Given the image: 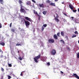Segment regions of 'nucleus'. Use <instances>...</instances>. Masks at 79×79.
<instances>
[{"label": "nucleus", "instance_id": "f257e3e1", "mask_svg": "<svg viewBox=\"0 0 79 79\" xmlns=\"http://www.w3.org/2000/svg\"><path fill=\"white\" fill-rule=\"evenodd\" d=\"M40 54L38 55V56L35 57V58H33L34 60L35 63H38V60L40 58Z\"/></svg>", "mask_w": 79, "mask_h": 79}, {"label": "nucleus", "instance_id": "f03ea898", "mask_svg": "<svg viewBox=\"0 0 79 79\" xmlns=\"http://www.w3.org/2000/svg\"><path fill=\"white\" fill-rule=\"evenodd\" d=\"M20 12H21L22 13H26V11L25 10V9L23 8L22 6H21L20 7Z\"/></svg>", "mask_w": 79, "mask_h": 79}, {"label": "nucleus", "instance_id": "7ed1b4c3", "mask_svg": "<svg viewBox=\"0 0 79 79\" xmlns=\"http://www.w3.org/2000/svg\"><path fill=\"white\" fill-rule=\"evenodd\" d=\"M56 50L55 49H53L51 52V55H55L56 54Z\"/></svg>", "mask_w": 79, "mask_h": 79}, {"label": "nucleus", "instance_id": "20e7f679", "mask_svg": "<svg viewBox=\"0 0 79 79\" xmlns=\"http://www.w3.org/2000/svg\"><path fill=\"white\" fill-rule=\"evenodd\" d=\"M48 42L50 44H52V43H54V40L53 39H50L48 40Z\"/></svg>", "mask_w": 79, "mask_h": 79}, {"label": "nucleus", "instance_id": "39448f33", "mask_svg": "<svg viewBox=\"0 0 79 79\" xmlns=\"http://www.w3.org/2000/svg\"><path fill=\"white\" fill-rule=\"evenodd\" d=\"M24 22L26 26H28L30 25V23H29V22L28 21H25Z\"/></svg>", "mask_w": 79, "mask_h": 79}, {"label": "nucleus", "instance_id": "423d86ee", "mask_svg": "<svg viewBox=\"0 0 79 79\" xmlns=\"http://www.w3.org/2000/svg\"><path fill=\"white\" fill-rule=\"evenodd\" d=\"M25 19H26V20H27V21H30V22H31V21H32V20L31 19V18H29V17H25Z\"/></svg>", "mask_w": 79, "mask_h": 79}, {"label": "nucleus", "instance_id": "0eeeda50", "mask_svg": "<svg viewBox=\"0 0 79 79\" xmlns=\"http://www.w3.org/2000/svg\"><path fill=\"white\" fill-rule=\"evenodd\" d=\"M73 76L74 77H75L77 79H79V77L78 76V75H77L75 73H73Z\"/></svg>", "mask_w": 79, "mask_h": 79}, {"label": "nucleus", "instance_id": "6e6552de", "mask_svg": "<svg viewBox=\"0 0 79 79\" xmlns=\"http://www.w3.org/2000/svg\"><path fill=\"white\" fill-rule=\"evenodd\" d=\"M69 8H70L71 10H73L74 8V6L71 4H70L69 5Z\"/></svg>", "mask_w": 79, "mask_h": 79}, {"label": "nucleus", "instance_id": "1a4fd4ad", "mask_svg": "<svg viewBox=\"0 0 79 79\" xmlns=\"http://www.w3.org/2000/svg\"><path fill=\"white\" fill-rule=\"evenodd\" d=\"M47 24H44L43 25V26H42V31H44V27H47Z\"/></svg>", "mask_w": 79, "mask_h": 79}, {"label": "nucleus", "instance_id": "9d476101", "mask_svg": "<svg viewBox=\"0 0 79 79\" xmlns=\"http://www.w3.org/2000/svg\"><path fill=\"white\" fill-rule=\"evenodd\" d=\"M39 6L40 7V8H44V4L43 3H42L41 4H39Z\"/></svg>", "mask_w": 79, "mask_h": 79}, {"label": "nucleus", "instance_id": "9b49d317", "mask_svg": "<svg viewBox=\"0 0 79 79\" xmlns=\"http://www.w3.org/2000/svg\"><path fill=\"white\" fill-rule=\"evenodd\" d=\"M53 37L55 39H56V40H58V37H57V35H56L54 34V35Z\"/></svg>", "mask_w": 79, "mask_h": 79}, {"label": "nucleus", "instance_id": "f8f14e48", "mask_svg": "<svg viewBox=\"0 0 79 79\" xmlns=\"http://www.w3.org/2000/svg\"><path fill=\"white\" fill-rule=\"evenodd\" d=\"M49 5H51V6H55V3H50Z\"/></svg>", "mask_w": 79, "mask_h": 79}, {"label": "nucleus", "instance_id": "ddd939ff", "mask_svg": "<svg viewBox=\"0 0 79 79\" xmlns=\"http://www.w3.org/2000/svg\"><path fill=\"white\" fill-rule=\"evenodd\" d=\"M19 4H20V6H22V4H21L22 3H23V2L22 1H21V0H19Z\"/></svg>", "mask_w": 79, "mask_h": 79}, {"label": "nucleus", "instance_id": "4468645a", "mask_svg": "<svg viewBox=\"0 0 79 79\" xmlns=\"http://www.w3.org/2000/svg\"><path fill=\"white\" fill-rule=\"evenodd\" d=\"M54 19L55 21L57 22V23H58V22H59V21H60L59 19H56V18H54Z\"/></svg>", "mask_w": 79, "mask_h": 79}, {"label": "nucleus", "instance_id": "2eb2a0df", "mask_svg": "<svg viewBox=\"0 0 79 79\" xmlns=\"http://www.w3.org/2000/svg\"><path fill=\"white\" fill-rule=\"evenodd\" d=\"M26 4L27 5H31V2L28 1L27 2Z\"/></svg>", "mask_w": 79, "mask_h": 79}, {"label": "nucleus", "instance_id": "dca6fc26", "mask_svg": "<svg viewBox=\"0 0 79 79\" xmlns=\"http://www.w3.org/2000/svg\"><path fill=\"white\" fill-rule=\"evenodd\" d=\"M34 14H35V15H38V13H37V12H35V10H34Z\"/></svg>", "mask_w": 79, "mask_h": 79}, {"label": "nucleus", "instance_id": "f3484780", "mask_svg": "<svg viewBox=\"0 0 79 79\" xmlns=\"http://www.w3.org/2000/svg\"><path fill=\"white\" fill-rule=\"evenodd\" d=\"M0 3H1V4H3V0H0Z\"/></svg>", "mask_w": 79, "mask_h": 79}, {"label": "nucleus", "instance_id": "a211bd4d", "mask_svg": "<svg viewBox=\"0 0 79 79\" xmlns=\"http://www.w3.org/2000/svg\"><path fill=\"white\" fill-rule=\"evenodd\" d=\"M77 36L76 35H73L72 37V38H74V37H76Z\"/></svg>", "mask_w": 79, "mask_h": 79}, {"label": "nucleus", "instance_id": "6ab92c4d", "mask_svg": "<svg viewBox=\"0 0 79 79\" xmlns=\"http://www.w3.org/2000/svg\"><path fill=\"white\" fill-rule=\"evenodd\" d=\"M47 13V11H44L43 12V15H46V14Z\"/></svg>", "mask_w": 79, "mask_h": 79}, {"label": "nucleus", "instance_id": "aec40b11", "mask_svg": "<svg viewBox=\"0 0 79 79\" xmlns=\"http://www.w3.org/2000/svg\"><path fill=\"white\" fill-rule=\"evenodd\" d=\"M46 3H50V1L49 0H48L46 1Z\"/></svg>", "mask_w": 79, "mask_h": 79}, {"label": "nucleus", "instance_id": "412c9836", "mask_svg": "<svg viewBox=\"0 0 79 79\" xmlns=\"http://www.w3.org/2000/svg\"><path fill=\"white\" fill-rule=\"evenodd\" d=\"M61 34L62 36H64V33L63 32H61Z\"/></svg>", "mask_w": 79, "mask_h": 79}, {"label": "nucleus", "instance_id": "4be33fe9", "mask_svg": "<svg viewBox=\"0 0 79 79\" xmlns=\"http://www.w3.org/2000/svg\"><path fill=\"white\" fill-rule=\"evenodd\" d=\"M7 77H8V79H10L11 78V77L10 76V75H7Z\"/></svg>", "mask_w": 79, "mask_h": 79}, {"label": "nucleus", "instance_id": "5701e85b", "mask_svg": "<svg viewBox=\"0 0 79 79\" xmlns=\"http://www.w3.org/2000/svg\"><path fill=\"white\" fill-rule=\"evenodd\" d=\"M19 60H20V61H21V60H23V58H21V57H20V56L19 57Z\"/></svg>", "mask_w": 79, "mask_h": 79}, {"label": "nucleus", "instance_id": "b1692460", "mask_svg": "<svg viewBox=\"0 0 79 79\" xmlns=\"http://www.w3.org/2000/svg\"><path fill=\"white\" fill-rule=\"evenodd\" d=\"M77 58H79V52H78L77 54Z\"/></svg>", "mask_w": 79, "mask_h": 79}, {"label": "nucleus", "instance_id": "393cba45", "mask_svg": "<svg viewBox=\"0 0 79 79\" xmlns=\"http://www.w3.org/2000/svg\"><path fill=\"white\" fill-rule=\"evenodd\" d=\"M56 17H55V18H56V19L58 18H59V16H58V15L57 14H56Z\"/></svg>", "mask_w": 79, "mask_h": 79}, {"label": "nucleus", "instance_id": "a878e982", "mask_svg": "<svg viewBox=\"0 0 79 79\" xmlns=\"http://www.w3.org/2000/svg\"><path fill=\"white\" fill-rule=\"evenodd\" d=\"M24 71H23L22 72H21V74H20V76H23V73H24Z\"/></svg>", "mask_w": 79, "mask_h": 79}, {"label": "nucleus", "instance_id": "bb28decb", "mask_svg": "<svg viewBox=\"0 0 79 79\" xmlns=\"http://www.w3.org/2000/svg\"><path fill=\"white\" fill-rule=\"evenodd\" d=\"M21 45V44L17 43L16 44V46H19V45Z\"/></svg>", "mask_w": 79, "mask_h": 79}, {"label": "nucleus", "instance_id": "cd10ccee", "mask_svg": "<svg viewBox=\"0 0 79 79\" xmlns=\"http://www.w3.org/2000/svg\"><path fill=\"white\" fill-rule=\"evenodd\" d=\"M60 33L59 32L57 33V35L59 37H60Z\"/></svg>", "mask_w": 79, "mask_h": 79}, {"label": "nucleus", "instance_id": "c85d7f7f", "mask_svg": "<svg viewBox=\"0 0 79 79\" xmlns=\"http://www.w3.org/2000/svg\"><path fill=\"white\" fill-rule=\"evenodd\" d=\"M60 42H63V43L64 44V42L63 40H60Z\"/></svg>", "mask_w": 79, "mask_h": 79}, {"label": "nucleus", "instance_id": "c756f323", "mask_svg": "<svg viewBox=\"0 0 79 79\" xmlns=\"http://www.w3.org/2000/svg\"><path fill=\"white\" fill-rule=\"evenodd\" d=\"M8 66L9 67H11V66H12V65H11V64H9Z\"/></svg>", "mask_w": 79, "mask_h": 79}, {"label": "nucleus", "instance_id": "7c9ffc66", "mask_svg": "<svg viewBox=\"0 0 79 79\" xmlns=\"http://www.w3.org/2000/svg\"><path fill=\"white\" fill-rule=\"evenodd\" d=\"M74 33L75 34H78V32L77 31H75Z\"/></svg>", "mask_w": 79, "mask_h": 79}, {"label": "nucleus", "instance_id": "2f4dec72", "mask_svg": "<svg viewBox=\"0 0 79 79\" xmlns=\"http://www.w3.org/2000/svg\"><path fill=\"white\" fill-rule=\"evenodd\" d=\"M67 50H70V48H69V47H67Z\"/></svg>", "mask_w": 79, "mask_h": 79}, {"label": "nucleus", "instance_id": "473e14b6", "mask_svg": "<svg viewBox=\"0 0 79 79\" xmlns=\"http://www.w3.org/2000/svg\"><path fill=\"white\" fill-rule=\"evenodd\" d=\"M73 11L74 13H75V12H76V11H77V10H74L73 9Z\"/></svg>", "mask_w": 79, "mask_h": 79}, {"label": "nucleus", "instance_id": "72a5a7b5", "mask_svg": "<svg viewBox=\"0 0 79 79\" xmlns=\"http://www.w3.org/2000/svg\"><path fill=\"white\" fill-rule=\"evenodd\" d=\"M38 16V18H41V15H39V14L37 15Z\"/></svg>", "mask_w": 79, "mask_h": 79}, {"label": "nucleus", "instance_id": "f704fd0d", "mask_svg": "<svg viewBox=\"0 0 79 79\" xmlns=\"http://www.w3.org/2000/svg\"><path fill=\"white\" fill-rule=\"evenodd\" d=\"M1 70L3 72L4 71V69L3 68H1Z\"/></svg>", "mask_w": 79, "mask_h": 79}, {"label": "nucleus", "instance_id": "c9c22d12", "mask_svg": "<svg viewBox=\"0 0 79 79\" xmlns=\"http://www.w3.org/2000/svg\"><path fill=\"white\" fill-rule=\"evenodd\" d=\"M32 2H33V3H36L35 1L34 0H31Z\"/></svg>", "mask_w": 79, "mask_h": 79}, {"label": "nucleus", "instance_id": "e433bc0d", "mask_svg": "<svg viewBox=\"0 0 79 79\" xmlns=\"http://www.w3.org/2000/svg\"><path fill=\"white\" fill-rule=\"evenodd\" d=\"M2 24H1V23H0V28H2Z\"/></svg>", "mask_w": 79, "mask_h": 79}, {"label": "nucleus", "instance_id": "4c0bfd02", "mask_svg": "<svg viewBox=\"0 0 79 79\" xmlns=\"http://www.w3.org/2000/svg\"><path fill=\"white\" fill-rule=\"evenodd\" d=\"M11 25H12V23H11L10 24V27H11Z\"/></svg>", "mask_w": 79, "mask_h": 79}, {"label": "nucleus", "instance_id": "58836bf2", "mask_svg": "<svg viewBox=\"0 0 79 79\" xmlns=\"http://www.w3.org/2000/svg\"><path fill=\"white\" fill-rule=\"evenodd\" d=\"M47 65H48V66H49L50 65V62H48L47 64Z\"/></svg>", "mask_w": 79, "mask_h": 79}, {"label": "nucleus", "instance_id": "ea45409f", "mask_svg": "<svg viewBox=\"0 0 79 79\" xmlns=\"http://www.w3.org/2000/svg\"><path fill=\"white\" fill-rule=\"evenodd\" d=\"M11 31L13 32H14L15 31V30L14 29H11Z\"/></svg>", "mask_w": 79, "mask_h": 79}, {"label": "nucleus", "instance_id": "a19ab883", "mask_svg": "<svg viewBox=\"0 0 79 79\" xmlns=\"http://www.w3.org/2000/svg\"><path fill=\"white\" fill-rule=\"evenodd\" d=\"M24 31V30H23V29L20 30L21 32H22V31Z\"/></svg>", "mask_w": 79, "mask_h": 79}, {"label": "nucleus", "instance_id": "79ce46f5", "mask_svg": "<svg viewBox=\"0 0 79 79\" xmlns=\"http://www.w3.org/2000/svg\"><path fill=\"white\" fill-rule=\"evenodd\" d=\"M64 15H65V16H67V15L66 14H65L64 13Z\"/></svg>", "mask_w": 79, "mask_h": 79}, {"label": "nucleus", "instance_id": "37998d69", "mask_svg": "<svg viewBox=\"0 0 79 79\" xmlns=\"http://www.w3.org/2000/svg\"><path fill=\"white\" fill-rule=\"evenodd\" d=\"M38 20H39V21L40 20V17H38Z\"/></svg>", "mask_w": 79, "mask_h": 79}, {"label": "nucleus", "instance_id": "c03bdc74", "mask_svg": "<svg viewBox=\"0 0 79 79\" xmlns=\"http://www.w3.org/2000/svg\"><path fill=\"white\" fill-rule=\"evenodd\" d=\"M3 55H1V58H2V57H3Z\"/></svg>", "mask_w": 79, "mask_h": 79}, {"label": "nucleus", "instance_id": "a18cd8bd", "mask_svg": "<svg viewBox=\"0 0 79 79\" xmlns=\"http://www.w3.org/2000/svg\"><path fill=\"white\" fill-rule=\"evenodd\" d=\"M71 18L73 19V20L74 19V17H71Z\"/></svg>", "mask_w": 79, "mask_h": 79}, {"label": "nucleus", "instance_id": "49530a36", "mask_svg": "<svg viewBox=\"0 0 79 79\" xmlns=\"http://www.w3.org/2000/svg\"><path fill=\"white\" fill-rule=\"evenodd\" d=\"M60 73H61V74H63V72L61 71H60Z\"/></svg>", "mask_w": 79, "mask_h": 79}, {"label": "nucleus", "instance_id": "de8ad7c7", "mask_svg": "<svg viewBox=\"0 0 79 79\" xmlns=\"http://www.w3.org/2000/svg\"><path fill=\"white\" fill-rule=\"evenodd\" d=\"M0 52H2V50L1 49H0Z\"/></svg>", "mask_w": 79, "mask_h": 79}, {"label": "nucleus", "instance_id": "09e8293b", "mask_svg": "<svg viewBox=\"0 0 79 79\" xmlns=\"http://www.w3.org/2000/svg\"><path fill=\"white\" fill-rule=\"evenodd\" d=\"M55 2H57V1H58V0H55Z\"/></svg>", "mask_w": 79, "mask_h": 79}, {"label": "nucleus", "instance_id": "8fccbe9b", "mask_svg": "<svg viewBox=\"0 0 79 79\" xmlns=\"http://www.w3.org/2000/svg\"><path fill=\"white\" fill-rule=\"evenodd\" d=\"M18 53H19V51H18Z\"/></svg>", "mask_w": 79, "mask_h": 79}, {"label": "nucleus", "instance_id": "3c124183", "mask_svg": "<svg viewBox=\"0 0 79 79\" xmlns=\"http://www.w3.org/2000/svg\"><path fill=\"white\" fill-rule=\"evenodd\" d=\"M62 4H63V3H64V2H62Z\"/></svg>", "mask_w": 79, "mask_h": 79}, {"label": "nucleus", "instance_id": "603ef678", "mask_svg": "<svg viewBox=\"0 0 79 79\" xmlns=\"http://www.w3.org/2000/svg\"><path fill=\"white\" fill-rule=\"evenodd\" d=\"M65 37H66V38H68V36H65Z\"/></svg>", "mask_w": 79, "mask_h": 79}, {"label": "nucleus", "instance_id": "864d4df0", "mask_svg": "<svg viewBox=\"0 0 79 79\" xmlns=\"http://www.w3.org/2000/svg\"><path fill=\"white\" fill-rule=\"evenodd\" d=\"M78 12H79V8L78 9Z\"/></svg>", "mask_w": 79, "mask_h": 79}, {"label": "nucleus", "instance_id": "5fc2aeb1", "mask_svg": "<svg viewBox=\"0 0 79 79\" xmlns=\"http://www.w3.org/2000/svg\"><path fill=\"white\" fill-rule=\"evenodd\" d=\"M21 29V28H19V29Z\"/></svg>", "mask_w": 79, "mask_h": 79}, {"label": "nucleus", "instance_id": "6e6d98bb", "mask_svg": "<svg viewBox=\"0 0 79 79\" xmlns=\"http://www.w3.org/2000/svg\"><path fill=\"white\" fill-rule=\"evenodd\" d=\"M26 10H27V9H26Z\"/></svg>", "mask_w": 79, "mask_h": 79}]
</instances>
